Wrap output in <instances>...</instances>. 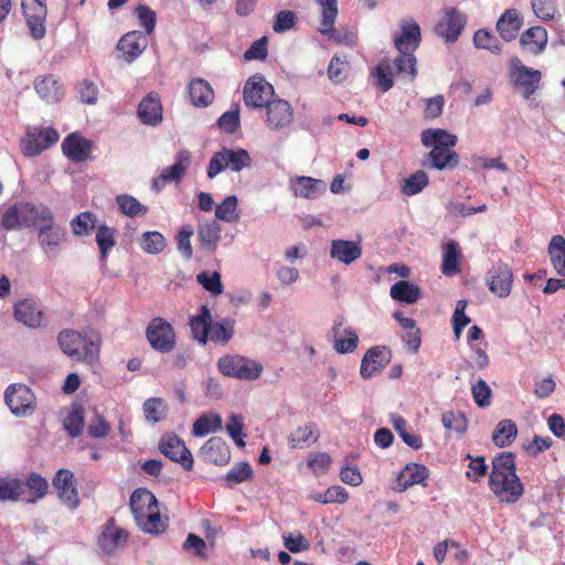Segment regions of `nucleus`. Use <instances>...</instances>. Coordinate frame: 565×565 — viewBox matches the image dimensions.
Listing matches in <instances>:
<instances>
[{"label": "nucleus", "instance_id": "obj_60", "mask_svg": "<svg viewBox=\"0 0 565 565\" xmlns=\"http://www.w3.org/2000/svg\"><path fill=\"white\" fill-rule=\"evenodd\" d=\"M116 202L120 212L130 217H135L141 213L147 212V207L143 206L136 198L129 194L117 195Z\"/></svg>", "mask_w": 565, "mask_h": 565}, {"label": "nucleus", "instance_id": "obj_3", "mask_svg": "<svg viewBox=\"0 0 565 565\" xmlns=\"http://www.w3.org/2000/svg\"><path fill=\"white\" fill-rule=\"evenodd\" d=\"M52 221V211L44 204L18 202L9 206L1 217V226L7 231L32 227Z\"/></svg>", "mask_w": 565, "mask_h": 565}, {"label": "nucleus", "instance_id": "obj_1", "mask_svg": "<svg viewBox=\"0 0 565 565\" xmlns=\"http://www.w3.org/2000/svg\"><path fill=\"white\" fill-rule=\"evenodd\" d=\"M489 488L502 502L513 504L524 493V487L516 475L515 455L503 451L492 458Z\"/></svg>", "mask_w": 565, "mask_h": 565}, {"label": "nucleus", "instance_id": "obj_20", "mask_svg": "<svg viewBox=\"0 0 565 565\" xmlns=\"http://www.w3.org/2000/svg\"><path fill=\"white\" fill-rule=\"evenodd\" d=\"M148 46V39L141 31H131L122 35L117 44L121 58L128 63L139 57Z\"/></svg>", "mask_w": 565, "mask_h": 565}, {"label": "nucleus", "instance_id": "obj_19", "mask_svg": "<svg viewBox=\"0 0 565 565\" xmlns=\"http://www.w3.org/2000/svg\"><path fill=\"white\" fill-rule=\"evenodd\" d=\"M53 486L62 501L67 503L70 508H76L79 503V497L76 489L74 473L68 469H60L54 479Z\"/></svg>", "mask_w": 565, "mask_h": 565}, {"label": "nucleus", "instance_id": "obj_8", "mask_svg": "<svg viewBox=\"0 0 565 565\" xmlns=\"http://www.w3.org/2000/svg\"><path fill=\"white\" fill-rule=\"evenodd\" d=\"M57 130L51 126L28 128L21 139V151L25 157L39 156L58 141Z\"/></svg>", "mask_w": 565, "mask_h": 565}, {"label": "nucleus", "instance_id": "obj_29", "mask_svg": "<svg viewBox=\"0 0 565 565\" xmlns=\"http://www.w3.org/2000/svg\"><path fill=\"white\" fill-rule=\"evenodd\" d=\"M201 454L205 461L218 466L227 465L231 459V450L228 445L217 437L209 439L202 447Z\"/></svg>", "mask_w": 565, "mask_h": 565}, {"label": "nucleus", "instance_id": "obj_57", "mask_svg": "<svg viewBox=\"0 0 565 565\" xmlns=\"http://www.w3.org/2000/svg\"><path fill=\"white\" fill-rule=\"evenodd\" d=\"M96 216L90 212H82L71 221V227L76 236L88 235L96 226Z\"/></svg>", "mask_w": 565, "mask_h": 565}, {"label": "nucleus", "instance_id": "obj_13", "mask_svg": "<svg viewBox=\"0 0 565 565\" xmlns=\"http://www.w3.org/2000/svg\"><path fill=\"white\" fill-rule=\"evenodd\" d=\"M467 19L456 8L446 9L440 20L435 25V33L447 43H455L460 36Z\"/></svg>", "mask_w": 565, "mask_h": 565}, {"label": "nucleus", "instance_id": "obj_16", "mask_svg": "<svg viewBox=\"0 0 565 565\" xmlns=\"http://www.w3.org/2000/svg\"><path fill=\"white\" fill-rule=\"evenodd\" d=\"M190 163L191 152L185 149L178 151L175 162L171 167L163 169L160 175L152 180V190L160 192L167 183L180 182L189 169Z\"/></svg>", "mask_w": 565, "mask_h": 565}, {"label": "nucleus", "instance_id": "obj_55", "mask_svg": "<svg viewBox=\"0 0 565 565\" xmlns=\"http://www.w3.org/2000/svg\"><path fill=\"white\" fill-rule=\"evenodd\" d=\"M473 44L476 47L488 50L493 54H500L502 51L500 41L487 29H480L475 33Z\"/></svg>", "mask_w": 565, "mask_h": 565}, {"label": "nucleus", "instance_id": "obj_12", "mask_svg": "<svg viewBox=\"0 0 565 565\" xmlns=\"http://www.w3.org/2000/svg\"><path fill=\"white\" fill-rule=\"evenodd\" d=\"M511 72L513 84L521 89L522 96L529 99L534 95L542 78L541 72L522 64L519 57L512 58Z\"/></svg>", "mask_w": 565, "mask_h": 565}, {"label": "nucleus", "instance_id": "obj_50", "mask_svg": "<svg viewBox=\"0 0 565 565\" xmlns=\"http://www.w3.org/2000/svg\"><path fill=\"white\" fill-rule=\"evenodd\" d=\"M398 56H396L393 61V64L396 67V73L398 75L408 76L409 81L413 82L417 76V60L413 52H398Z\"/></svg>", "mask_w": 565, "mask_h": 565}, {"label": "nucleus", "instance_id": "obj_6", "mask_svg": "<svg viewBox=\"0 0 565 565\" xmlns=\"http://www.w3.org/2000/svg\"><path fill=\"white\" fill-rule=\"evenodd\" d=\"M250 164L252 159L247 150L242 148H224L222 151H217L212 156L207 166L206 174L210 179H213L225 169L239 172L244 168L250 167Z\"/></svg>", "mask_w": 565, "mask_h": 565}, {"label": "nucleus", "instance_id": "obj_18", "mask_svg": "<svg viewBox=\"0 0 565 565\" xmlns=\"http://www.w3.org/2000/svg\"><path fill=\"white\" fill-rule=\"evenodd\" d=\"M265 108V124L269 130H281L294 121V110L285 99H273Z\"/></svg>", "mask_w": 565, "mask_h": 565}, {"label": "nucleus", "instance_id": "obj_54", "mask_svg": "<svg viewBox=\"0 0 565 565\" xmlns=\"http://www.w3.org/2000/svg\"><path fill=\"white\" fill-rule=\"evenodd\" d=\"M222 428V418L218 414L202 415L193 424V434L195 436H206L210 433Z\"/></svg>", "mask_w": 565, "mask_h": 565}, {"label": "nucleus", "instance_id": "obj_9", "mask_svg": "<svg viewBox=\"0 0 565 565\" xmlns=\"http://www.w3.org/2000/svg\"><path fill=\"white\" fill-rule=\"evenodd\" d=\"M130 533L116 524L115 518H109L102 526L97 537V547L104 555H115L127 546Z\"/></svg>", "mask_w": 565, "mask_h": 565}, {"label": "nucleus", "instance_id": "obj_42", "mask_svg": "<svg viewBox=\"0 0 565 565\" xmlns=\"http://www.w3.org/2000/svg\"><path fill=\"white\" fill-rule=\"evenodd\" d=\"M200 311L199 316L191 318L190 328L193 339L201 344H205L209 340V329L212 317L206 306H202Z\"/></svg>", "mask_w": 565, "mask_h": 565}, {"label": "nucleus", "instance_id": "obj_28", "mask_svg": "<svg viewBox=\"0 0 565 565\" xmlns=\"http://www.w3.org/2000/svg\"><path fill=\"white\" fill-rule=\"evenodd\" d=\"M423 164L436 170L455 169L459 164V156L452 149L434 147L428 152L426 161H424Z\"/></svg>", "mask_w": 565, "mask_h": 565}, {"label": "nucleus", "instance_id": "obj_33", "mask_svg": "<svg viewBox=\"0 0 565 565\" xmlns=\"http://www.w3.org/2000/svg\"><path fill=\"white\" fill-rule=\"evenodd\" d=\"M34 88L41 99L49 104L57 103L64 96L62 85L53 75L36 78Z\"/></svg>", "mask_w": 565, "mask_h": 565}, {"label": "nucleus", "instance_id": "obj_34", "mask_svg": "<svg viewBox=\"0 0 565 565\" xmlns=\"http://www.w3.org/2000/svg\"><path fill=\"white\" fill-rule=\"evenodd\" d=\"M520 44L523 50L539 55L547 44V31L543 26H532L525 30L520 36Z\"/></svg>", "mask_w": 565, "mask_h": 565}, {"label": "nucleus", "instance_id": "obj_21", "mask_svg": "<svg viewBox=\"0 0 565 565\" xmlns=\"http://www.w3.org/2000/svg\"><path fill=\"white\" fill-rule=\"evenodd\" d=\"M513 275L507 264L499 263L488 273L487 284L491 292L500 298L508 297L511 292Z\"/></svg>", "mask_w": 565, "mask_h": 565}, {"label": "nucleus", "instance_id": "obj_37", "mask_svg": "<svg viewBox=\"0 0 565 565\" xmlns=\"http://www.w3.org/2000/svg\"><path fill=\"white\" fill-rule=\"evenodd\" d=\"M342 324L343 318L339 317L332 327L334 337L333 349L340 354L351 353L358 348L359 337L351 327H348L344 329V338H338L339 329Z\"/></svg>", "mask_w": 565, "mask_h": 565}, {"label": "nucleus", "instance_id": "obj_4", "mask_svg": "<svg viewBox=\"0 0 565 565\" xmlns=\"http://www.w3.org/2000/svg\"><path fill=\"white\" fill-rule=\"evenodd\" d=\"M57 342L63 353L76 361L94 364L98 361L100 340L83 335L81 332L65 329L57 335Z\"/></svg>", "mask_w": 565, "mask_h": 565}, {"label": "nucleus", "instance_id": "obj_7", "mask_svg": "<svg viewBox=\"0 0 565 565\" xmlns=\"http://www.w3.org/2000/svg\"><path fill=\"white\" fill-rule=\"evenodd\" d=\"M146 338L151 348L160 353L171 352L177 344L173 327L164 318H152L146 328Z\"/></svg>", "mask_w": 565, "mask_h": 565}, {"label": "nucleus", "instance_id": "obj_2", "mask_svg": "<svg viewBox=\"0 0 565 565\" xmlns=\"http://www.w3.org/2000/svg\"><path fill=\"white\" fill-rule=\"evenodd\" d=\"M129 507L134 514L136 524L146 533L160 534L167 529V523L162 520L158 500L156 495L147 488L136 489L129 500Z\"/></svg>", "mask_w": 565, "mask_h": 565}, {"label": "nucleus", "instance_id": "obj_56", "mask_svg": "<svg viewBox=\"0 0 565 565\" xmlns=\"http://www.w3.org/2000/svg\"><path fill=\"white\" fill-rule=\"evenodd\" d=\"M215 216L226 223L236 222L239 217L237 213V198L235 195L226 196L221 204L216 205Z\"/></svg>", "mask_w": 565, "mask_h": 565}, {"label": "nucleus", "instance_id": "obj_49", "mask_svg": "<svg viewBox=\"0 0 565 565\" xmlns=\"http://www.w3.org/2000/svg\"><path fill=\"white\" fill-rule=\"evenodd\" d=\"M428 183L429 178L427 173L424 170H417L403 181L401 191L406 196H413L422 192Z\"/></svg>", "mask_w": 565, "mask_h": 565}, {"label": "nucleus", "instance_id": "obj_30", "mask_svg": "<svg viewBox=\"0 0 565 565\" xmlns=\"http://www.w3.org/2000/svg\"><path fill=\"white\" fill-rule=\"evenodd\" d=\"M402 32L399 35L394 36V44L398 52H415L420 43V29L419 25L412 22H404L402 24Z\"/></svg>", "mask_w": 565, "mask_h": 565}, {"label": "nucleus", "instance_id": "obj_45", "mask_svg": "<svg viewBox=\"0 0 565 565\" xmlns=\"http://www.w3.org/2000/svg\"><path fill=\"white\" fill-rule=\"evenodd\" d=\"M551 263L559 276L565 277V238L554 235L548 244Z\"/></svg>", "mask_w": 565, "mask_h": 565}, {"label": "nucleus", "instance_id": "obj_51", "mask_svg": "<svg viewBox=\"0 0 565 565\" xmlns=\"http://www.w3.org/2000/svg\"><path fill=\"white\" fill-rule=\"evenodd\" d=\"M234 334V324L230 320L212 322L209 329V340L214 343L226 344Z\"/></svg>", "mask_w": 565, "mask_h": 565}, {"label": "nucleus", "instance_id": "obj_64", "mask_svg": "<svg viewBox=\"0 0 565 565\" xmlns=\"http://www.w3.org/2000/svg\"><path fill=\"white\" fill-rule=\"evenodd\" d=\"M331 465V457L327 452L310 454L307 466L316 476L324 475Z\"/></svg>", "mask_w": 565, "mask_h": 565}, {"label": "nucleus", "instance_id": "obj_32", "mask_svg": "<svg viewBox=\"0 0 565 565\" xmlns=\"http://www.w3.org/2000/svg\"><path fill=\"white\" fill-rule=\"evenodd\" d=\"M14 318L29 328L40 327L43 320V312L31 299H23L14 306Z\"/></svg>", "mask_w": 565, "mask_h": 565}, {"label": "nucleus", "instance_id": "obj_14", "mask_svg": "<svg viewBox=\"0 0 565 565\" xmlns=\"http://www.w3.org/2000/svg\"><path fill=\"white\" fill-rule=\"evenodd\" d=\"M159 449L167 458L180 463L184 470L191 471L193 469L192 454L177 435L163 436L160 439Z\"/></svg>", "mask_w": 565, "mask_h": 565}, {"label": "nucleus", "instance_id": "obj_25", "mask_svg": "<svg viewBox=\"0 0 565 565\" xmlns=\"http://www.w3.org/2000/svg\"><path fill=\"white\" fill-rule=\"evenodd\" d=\"M428 476L429 470L426 466L422 463H407L405 468L399 471L393 490L404 492L414 484H424Z\"/></svg>", "mask_w": 565, "mask_h": 565}, {"label": "nucleus", "instance_id": "obj_35", "mask_svg": "<svg viewBox=\"0 0 565 565\" xmlns=\"http://www.w3.org/2000/svg\"><path fill=\"white\" fill-rule=\"evenodd\" d=\"M457 140V136L440 128L425 129L420 136V141L426 148L441 147V149H452Z\"/></svg>", "mask_w": 565, "mask_h": 565}, {"label": "nucleus", "instance_id": "obj_59", "mask_svg": "<svg viewBox=\"0 0 565 565\" xmlns=\"http://www.w3.org/2000/svg\"><path fill=\"white\" fill-rule=\"evenodd\" d=\"M441 423L447 430H452L459 435L467 430L468 422L462 412L448 411L441 416Z\"/></svg>", "mask_w": 565, "mask_h": 565}, {"label": "nucleus", "instance_id": "obj_52", "mask_svg": "<svg viewBox=\"0 0 565 565\" xmlns=\"http://www.w3.org/2000/svg\"><path fill=\"white\" fill-rule=\"evenodd\" d=\"M372 75L376 78V86L380 87L382 92L390 90L394 85L391 60H381L372 72Z\"/></svg>", "mask_w": 565, "mask_h": 565}, {"label": "nucleus", "instance_id": "obj_24", "mask_svg": "<svg viewBox=\"0 0 565 565\" xmlns=\"http://www.w3.org/2000/svg\"><path fill=\"white\" fill-rule=\"evenodd\" d=\"M362 256L360 242L347 239H332L330 243V257L344 265H351Z\"/></svg>", "mask_w": 565, "mask_h": 565}, {"label": "nucleus", "instance_id": "obj_27", "mask_svg": "<svg viewBox=\"0 0 565 565\" xmlns=\"http://www.w3.org/2000/svg\"><path fill=\"white\" fill-rule=\"evenodd\" d=\"M140 120L149 126H157L162 121V105L157 93H149L138 106Z\"/></svg>", "mask_w": 565, "mask_h": 565}, {"label": "nucleus", "instance_id": "obj_58", "mask_svg": "<svg viewBox=\"0 0 565 565\" xmlns=\"http://www.w3.org/2000/svg\"><path fill=\"white\" fill-rule=\"evenodd\" d=\"M140 246L145 253L156 255L163 252L167 244L163 235L157 231H153L146 232L142 235Z\"/></svg>", "mask_w": 565, "mask_h": 565}, {"label": "nucleus", "instance_id": "obj_40", "mask_svg": "<svg viewBox=\"0 0 565 565\" xmlns=\"http://www.w3.org/2000/svg\"><path fill=\"white\" fill-rule=\"evenodd\" d=\"M320 437V431L315 423L298 427L288 439L289 446L294 449H303L310 444L316 443Z\"/></svg>", "mask_w": 565, "mask_h": 565}, {"label": "nucleus", "instance_id": "obj_53", "mask_svg": "<svg viewBox=\"0 0 565 565\" xmlns=\"http://www.w3.org/2000/svg\"><path fill=\"white\" fill-rule=\"evenodd\" d=\"M252 477L253 469L247 461H242L235 463L223 477V480L227 483L228 487H233L252 479Z\"/></svg>", "mask_w": 565, "mask_h": 565}, {"label": "nucleus", "instance_id": "obj_47", "mask_svg": "<svg viewBox=\"0 0 565 565\" xmlns=\"http://www.w3.org/2000/svg\"><path fill=\"white\" fill-rule=\"evenodd\" d=\"M25 486L15 478H0V501H24Z\"/></svg>", "mask_w": 565, "mask_h": 565}, {"label": "nucleus", "instance_id": "obj_63", "mask_svg": "<svg viewBox=\"0 0 565 565\" xmlns=\"http://www.w3.org/2000/svg\"><path fill=\"white\" fill-rule=\"evenodd\" d=\"M166 406L161 398H149L143 403V412L146 419L158 423L164 417Z\"/></svg>", "mask_w": 565, "mask_h": 565}, {"label": "nucleus", "instance_id": "obj_10", "mask_svg": "<svg viewBox=\"0 0 565 565\" xmlns=\"http://www.w3.org/2000/svg\"><path fill=\"white\" fill-rule=\"evenodd\" d=\"M274 95L273 85L260 74L250 76L243 88L244 104L253 109L266 107L273 100Z\"/></svg>", "mask_w": 565, "mask_h": 565}, {"label": "nucleus", "instance_id": "obj_62", "mask_svg": "<svg viewBox=\"0 0 565 565\" xmlns=\"http://www.w3.org/2000/svg\"><path fill=\"white\" fill-rule=\"evenodd\" d=\"M194 231L190 224L183 225L177 235V244L179 252L185 259L192 258L193 249L191 245V237Z\"/></svg>", "mask_w": 565, "mask_h": 565}, {"label": "nucleus", "instance_id": "obj_5", "mask_svg": "<svg viewBox=\"0 0 565 565\" xmlns=\"http://www.w3.org/2000/svg\"><path fill=\"white\" fill-rule=\"evenodd\" d=\"M217 369L224 376L249 382L259 379L264 370L260 362L241 354L221 356Z\"/></svg>", "mask_w": 565, "mask_h": 565}, {"label": "nucleus", "instance_id": "obj_43", "mask_svg": "<svg viewBox=\"0 0 565 565\" xmlns=\"http://www.w3.org/2000/svg\"><path fill=\"white\" fill-rule=\"evenodd\" d=\"M321 8V21L319 31L324 35H331L338 17V0H316Z\"/></svg>", "mask_w": 565, "mask_h": 565}, {"label": "nucleus", "instance_id": "obj_44", "mask_svg": "<svg viewBox=\"0 0 565 565\" xmlns=\"http://www.w3.org/2000/svg\"><path fill=\"white\" fill-rule=\"evenodd\" d=\"M518 435L516 424L511 419H502L495 426L492 434V441L498 447L510 446Z\"/></svg>", "mask_w": 565, "mask_h": 565}, {"label": "nucleus", "instance_id": "obj_41", "mask_svg": "<svg viewBox=\"0 0 565 565\" xmlns=\"http://www.w3.org/2000/svg\"><path fill=\"white\" fill-rule=\"evenodd\" d=\"M390 295L394 300L415 303L420 298L422 291L417 285L407 280H399L391 287Z\"/></svg>", "mask_w": 565, "mask_h": 565}, {"label": "nucleus", "instance_id": "obj_36", "mask_svg": "<svg viewBox=\"0 0 565 565\" xmlns=\"http://www.w3.org/2000/svg\"><path fill=\"white\" fill-rule=\"evenodd\" d=\"M291 188L296 196L305 199H315L326 191L324 182L311 177H296L291 180Z\"/></svg>", "mask_w": 565, "mask_h": 565}, {"label": "nucleus", "instance_id": "obj_17", "mask_svg": "<svg viewBox=\"0 0 565 565\" xmlns=\"http://www.w3.org/2000/svg\"><path fill=\"white\" fill-rule=\"evenodd\" d=\"M392 353L387 347L376 345L366 351L360 367V374L363 379H371L382 372L391 362Z\"/></svg>", "mask_w": 565, "mask_h": 565}, {"label": "nucleus", "instance_id": "obj_39", "mask_svg": "<svg viewBox=\"0 0 565 565\" xmlns=\"http://www.w3.org/2000/svg\"><path fill=\"white\" fill-rule=\"evenodd\" d=\"M198 236L201 247L207 254H212L216 250L217 244L221 239V227L216 221L205 222L199 226Z\"/></svg>", "mask_w": 565, "mask_h": 565}, {"label": "nucleus", "instance_id": "obj_11", "mask_svg": "<svg viewBox=\"0 0 565 565\" xmlns=\"http://www.w3.org/2000/svg\"><path fill=\"white\" fill-rule=\"evenodd\" d=\"M4 401L15 416L31 415L36 407L35 395L24 384H11L4 392Z\"/></svg>", "mask_w": 565, "mask_h": 565}, {"label": "nucleus", "instance_id": "obj_61", "mask_svg": "<svg viewBox=\"0 0 565 565\" xmlns=\"http://www.w3.org/2000/svg\"><path fill=\"white\" fill-rule=\"evenodd\" d=\"M466 459L469 460L468 470L466 471V477L469 480L478 482L486 477L488 473V465L483 456L472 457L471 455H467Z\"/></svg>", "mask_w": 565, "mask_h": 565}, {"label": "nucleus", "instance_id": "obj_22", "mask_svg": "<svg viewBox=\"0 0 565 565\" xmlns=\"http://www.w3.org/2000/svg\"><path fill=\"white\" fill-rule=\"evenodd\" d=\"M93 150L90 140L83 138L76 132L67 135L62 142V151L72 162L86 161Z\"/></svg>", "mask_w": 565, "mask_h": 565}, {"label": "nucleus", "instance_id": "obj_46", "mask_svg": "<svg viewBox=\"0 0 565 565\" xmlns=\"http://www.w3.org/2000/svg\"><path fill=\"white\" fill-rule=\"evenodd\" d=\"M24 486V501L32 503L38 501L39 499H42L46 494L49 489L47 481L36 472L30 473Z\"/></svg>", "mask_w": 565, "mask_h": 565}, {"label": "nucleus", "instance_id": "obj_48", "mask_svg": "<svg viewBox=\"0 0 565 565\" xmlns=\"http://www.w3.org/2000/svg\"><path fill=\"white\" fill-rule=\"evenodd\" d=\"M96 228V243L100 252V259L105 262L109 250L116 245V230L105 224Z\"/></svg>", "mask_w": 565, "mask_h": 565}, {"label": "nucleus", "instance_id": "obj_31", "mask_svg": "<svg viewBox=\"0 0 565 565\" xmlns=\"http://www.w3.org/2000/svg\"><path fill=\"white\" fill-rule=\"evenodd\" d=\"M523 24L522 17L516 9H508L497 22V31L500 36L510 42L514 40Z\"/></svg>", "mask_w": 565, "mask_h": 565}, {"label": "nucleus", "instance_id": "obj_23", "mask_svg": "<svg viewBox=\"0 0 565 565\" xmlns=\"http://www.w3.org/2000/svg\"><path fill=\"white\" fill-rule=\"evenodd\" d=\"M38 237L41 247L49 254H56L61 243L65 239L63 228L54 224V215L51 222H42L39 225Z\"/></svg>", "mask_w": 565, "mask_h": 565}, {"label": "nucleus", "instance_id": "obj_15", "mask_svg": "<svg viewBox=\"0 0 565 565\" xmlns=\"http://www.w3.org/2000/svg\"><path fill=\"white\" fill-rule=\"evenodd\" d=\"M21 6L32 36L36 40L43 39L47 15L45 0H21Z\"/></svg>", "mask_w": 565, "mask_h": 565}, {"label": "nucleus", "instance_id": "obj_26", "mask_svg": "<svg viewBox=\"0 0 565 565\" xmlns=\"http://www.w3.org/2000/svg\"><path fill=\"white\" fill-rule=\"evenodd\" d=\"M440 270L445 276L454 277L461 273L462 254L456 241H448L441 246Z\"/></svg>", "mask_w": 565, "mask_h": 565}, {"label": "nucleus", "instance_id": "obj_38", "mask_svg": "<svg viewBox=\"0 0 565 565\" xmlns=\"http://www.w3.org/2000/svg\"><path fill=\"white\" fill-rule=\"evenodd\" d=\"M191 103L196 107H206L214 99L211 85L202 78H193L188 85Z\"/></svg>", "mask_w": 565, "mask_h": 565}]
</instances>
